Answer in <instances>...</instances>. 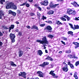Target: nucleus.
<instances>
[{"instance_id":"f257e3e1","label":"nucleus","mask_w":79,"mask_h":79,"mask_svg":"<svg viewBox=\"0 0 79 79\" xmlns=\"http://www.w3.org/2000/svg\"><path fill=\"white\" fill-rule=\"evenodd\" d=\"M42 40H36V42H37L40 43V44L44 45L46 46V44H48L49 43V42L47 40V38L46 36H45L42 39Z\"/></svg>"},{"instance_id":"f03ea898","label":"nucleus","mask_w":79,"mask_h":79,"mask_svg":"<svg viewBox=\"0 0 79 79\" xmlns=\"http://www.w3.org/2000/svg\"><path fill=\"white\" fill-rule=\"evenodd\" d=\"M67 13L69 15L71 14L75 15L76 14V11L73 10V9L70 8H68L67 9Z\"/></svg>"},{"instance_id":"7ed1b4c3","label":"nucleus","mask_w":79,"mask_h":79,"mask_svg":"<svg viewBox=\"0 0 79 79\" xmlns=\"http://www.w3.org/2000/svg\"><path fill=\"white\" fill-rule=\"evenodd\" d=\"M10 37L11 40V42L12 43H14L15 42V38L16 37L15 35L13 33H10Z\"/></svg>"},{"instance_id":"20e7f679","label":"nucleus","mask_w":79,"mask_h":79,"mask_svg":"<svg viewBox=\"0 0 79 79\" xmlns=\"http://www.w3.org/2000/svg\"><path fill=\"white\" fill-rule=\"evenodd\" d=\"M14 3L11 2H10L7 3L6 4V9H9V8H11L13 5Z\"/></svg>"},{"instance_id":"39448f33","label":"nucleus","mask_w":79,"mask_h":79,"mask_svg":"<svg viewBox=\"0 0 79 79\" xmlns=\"http://www.w3.org/2000/svg\"><path fill=\"white\" fill-rule=\"evenodd\" d=\"M55 72V71H50L49 73V74H51L53 76V77H54V78H58V76L57 75H56V74H55V73H54Z\"/></svg>"},{"instance_id":"423d86ee","label":"nucleus","mask_w":79,"mask_h":79,"mask_svg":"<svg viewBox=\"0 0 79 79\" xmlns=\"http://www.w3.org/2000/svg\"><path fill=\"white\" fill-rule=\"evenodd\" d=\"M44 30H47L49 32H52V28L50 26H48L46 27L44 29Z\"/></svg>"},{"instance_id":"0eeeda50","label":"nucleus","mask_w":79,"mask_h":79,"mask_svg":"<svg viewBox=\"0 0 79 79\" xmlns=\"http://www.w3.org/2000/svg\"><path fill=\"white\" fill-rule=\"evenodd\" d=\"M41 5H44V6H47L48 4V0H46L43 2H41L40 3Z\"/></svg>"},{"instance_id":"6e6552de","label":"nucleus","mask_w":79,"mask_h":79,"mask_svg":"<svg viewBox=\"0 0 79 79\" xmlns=\"http://www.w3.org/2000/svg\"><path fill=\"white\" fill-rule=\"evenodd\" d=\"M37 74L38 76L40 77H44V74L40 71H38L37 72Z\"/></svg>"},{"instance_id":"1a4fd4ad","label":"nucleus","mask_w":79,"mask_h":79,"mask_svg":"<svg viewBox=\"0 0 79 79\" xmlns=\"http://www.w3.org/2000/svg\"><path fill=\"white\" fill-rule=\"evenodd\" d=\"M49 64V63L48 62H44L42 64H41L39 65L40 66H41L42 68H44V67L45 66Z\"/></svg>"},{"instance_id":"9d476101","label":"nucleus","mask_w":79,"mask_h":79,"mask_svg":"<svg viewBox=\"0 0 79 79\" xmlns=\"http://www.w3.org/2000/svg\"><path fill=\"white\" fill-rule=\"evenodd\" d=\"M58 5H59V4L53 5V3H51L50 4V6L51 8H55L56 6H58Z\"/></svg>"},{"instance_id":"9b49d317","label":"nucleus","mask_w":79,"mask_h":79,"mask_svg":"<svg viewBox=\"0 0 79 79\" xmlns=\"http://www.w3.org/2000/svg\"><path fill=\"white\" fill-rule=\"evenodd\" d=\"M62 70L63 71H65V72H68V66L64 67L62 68Z\"/></svg>"},{"instance_id":"f8f14e48","label":"nucleus","mask_w":79,"mask_h":79,"mask_svg":"<svg viewBox=\"0 0 79 79\" xmlns=\"http://www.w3.org/2000/svg\"><path fill=\"white\" fill-rule=\"evenodd\" d=\"M73 44L76 45V46L75 47V48H77V47H79V44L77 42H73Z\"/></svg>"},{"instance_id":"ddd939ff","label":"nucleus","mask_w":79,"mask_h":79,"mask_svg":"<svg viewBox=\"0 0 79 79\" xmlns=\"http://www.w3.org/2000/svg\"><path fill=\"white\" fill-rule=\"evenodd\" d=\"M37 54L39 55L40 56H42V55L43 54V52L42 50H40L38 51Z\"/></svg>"},{"instance_id":"4468645a","label":"nucleus","mask_w":79,"mask_h":79,"mask_svg":"<svg viewBox=\"0 0 79 79\" xmlns=\"http://www.w3.org/2000/svg\"><path fill=\"white\" fill-rule=\"evenodd\" d=\"M26 73L25 72H22V77H23L25 79H26Z\"/></svg>"},{"instance_id":"2eb2a0df","label":"nucleus","mask_w":79,"mask_h":79,"mask_svg":"<svg viewBox=\"0 0 79 79\" xmlns=\"http://www.w3.org/2000/svg\"><path fill=\"white\" fill-rule=\"evenodd\" d=\"M68 57L70 58H76V56H73L71 54H69L68 55Z\"/></svg>"},{"instance_id":"dca6fc26","label":"nucleus","mask_w":79,"mask_h":79,"mask_svg":"<svg viewBox=\"0 0 79 79\" xmlns=\"http://www.w3.org/2000/svg\"><path fill=\"white\" fill-rule=\"evenodd\" d=\"M36 29V30H39L38 27L35 25H33L31 28V29Z\"/></svg>"},{"instance_id":"f3484780","label":"nucleus","mask_w":79,"mask_h":79,"mask_svg":"<svg viewBox=\"0 0 79 79\" xmlns=\"http://www.w3.org/2000/svg\"><path fill=\"white\" fill-rule=\"evenodd\" d=\"M54 13V11H53L52 10H50L47 13V14L48 15H53Z\"/></svg>"},{"instance_id":"a211bd4d","label":"nucleus","mask_w":79,"mask_h":79,"mask_svg":"<svg viewBox=\"0 0 79 79\" xmlns=\"http://www.w3.org/2000/svg\"><path fill=\"white\" fill-rule=\"evenodd\" d=\"M3 12L2 11H0V19H2V16H3Z\"/></svg>"},{"instance_id":"6ab92c4d","label":"nucleus","mask_w":79,"mask_h":79,"mask_svg":"<svg viewBox=\"0 0 79 79\" xmlns=\"http://www.w3.org/2000/svg\"><path fill=\"white\" fill-rule=\"evenodd\" d=\"M45 60H48L50 61H53V59L49 56H48L46 58Z\"/></svg>"},{"instance_id":"aec40b11","label":"nucleus","mask_w":79,"mask_h":79,"mask_svg":"<svg viewBox=\"0 0 79 79\" xmlns=\"http://www.w3.org/2000/svg\"><path fill=\"white\" fill-rule=\"evenodd\" d=\"M11 9H13L14 10H16L17 9V6L14 4V3L13 4L11 8Z\"/></svg>"},{"instance_id":"412c9836","label":"nucleus","mask_w":79,"mask_h":79,"mask_svg":"<svg viewBox=\"0 0 79 79\" xmlns=\"http://www.w3.org/2000/svg\"><path fill=\"white\" fill-rule=\"evenodd\" d=\"M23 55V52L20 51L19 52V56L21 57Z\"/></svg>"},{"instance_id":"4be33fe9","label":"nucleus","mask_w":79,"mask_h":79,"mask_svg":"<svg viewBox=\"0 0 79 79\" xmlns=\"http://www.w3.org/2000/svg\"><path fill=\"white\" fill-rule=\"evenodd\" d=\"M10 64L11 66H16V65L15 64H14V62H13L10 61Z\"/></svg>"},{"instance_id":"5701e85b","label":"nucleus","mask_w":79,"mask_h":79,"mask_svg":"<svg viewBox=\"0 0 79 79\" xmlns=\"http://www.w3.org/2000/svg\"><path fill=\"white\" fill-rule=\"evenodd\" d=\"M74 27L75 29H79V26H78V25H74Z\"/></svg>"},{"instance_id":"b1692460","label":"nucleus","mask_w":79,"mask_h":79,"mask_svg":"<svg viewBox=\"0 0 79 79\" xmlns=\"http://www.w3.org/2000/svg\"><path fill=\"white\" fill-rule=\"evenodd\" d=\"M68 34H70V35H71L72 36L74 35L73 34V32L72 31H69L68 32Z\"/></svg>"},{"instance_id":"393cba45","label":"nucleus","mask_w":79,"mask_h":79,"mask_svg":"<svg viewBox=\"0 0 79 79\" xmlns=\"http://www.w3.org/2000/svg\"><path fill=\"white\" fill-rule=\"evenodd\" d=\"M48 37H49L50 39H52L53 37H54V36L52 35H48Z\"/></svg>"},{"instance_id":"a878e982","label":"nucleus","mask_w":79,"mask_h":79,"mask_svg":"<svg viewBox=\"0 0 79 79\" xmlns=\"http://www.w3.org/2000/svg\"><path fill=\"white\" fill-rule=\"evenodd\" d=\"M3 2H5V0H0V4L2 5H3Z\"/></svg>"},{"instance_id":"bb28decb","label":"nucleus","mask_w":79,"mask_h":79,"mask_svg":"<svg viewBox=\"0 0 79 79\" xmlns=\"http://www.w3.org/2000/svg\"><path fill=\"white\" fill-rule=\"evenodd\" d=\"M62 39L63 40H65V41H67V40H68V38L64 37H62Z\"/></svg>"},{"instance_id":"cd10ccee","label":"nucleus","mask_w":79,"mask_h":79,"mask_svg":"<svg viewBox=\"0 0 79 79\" xmlns=\"http://www.w3.org/2000/svg\"><path fill=\"white\" fill-rule=\"evenodd\" d=\"M65 53H71V50L69 49L68 50L66 51L65 52Z\"/></svg>"},{"instance_id":"c85d7f7f","label":"nucleus","mask_w":79,"mask_h":79,"mask_svg":"<svg viewBox=\"0 0 79 79\" xmlns=\"http://www.w3.org/2000/svg\"><path fill=\"white\" fill-rule=\"evenodd\" d=\"M15 27V25H11L10 27L9 28H11V29H13Z\"/></svg>"},{"instance_id":"c756f323","label":"nucleus","mask_w":79,"mask_h":79,"mask_svg":"<svg viewBox=\"0 0 79 79\" xmlns=\"http://www.w3.org/2000/svg\"><path fill=\"white\" fill-rule=\"evenodd\" d=\"M56 24H58V25H59V24H61V25H62V23L60 22L59 21H56Z\"/></svg>"},{"instance_id":"7c9ffc66","label":"nucleus","mask_w":79,"mask_h":79,"mask_svg":"<svg viewBox=\"0 0 79 79\" xmlns=\"http://www.w3.org/2000/svg\"><path fill=\"white\" fill-rule=\"evenodd\" d=\"M69 26H70L71 28V29H74V27H73L72 24L71 23H69Z\"/></svg>"},{"instance_id":"2f4dec72","label":"nucleus","mask_w":79,"mask_h":79,"mask_svg":"<svg viewBox=\"0 0 79 79\" xmlns=\"http://www.w3.org/2000/svg\"><path fill=\"white\" fill-rule=\"evenodd\" d=\"M74 3H75V4L77 5H74V6L75 7H77V6L79 7V5L77 4V3L76 2H74Z\"/></svg>"},{"instance_id":"473e14b6","label":"nucleus","mask_w":79,"mask_h":79,"mask_svg":"<svg viewBox=\"0 0 79 79\" xmlns=\"http://www.w3.org/2000/svg\"><path fill=\"white\" fill-rule=\"evenodd\" d=\"M37 16L38 18H40V16H41V15L38 12H37Z\"/></svg>"},{"instance_id":"72a5a7b5","label":"nucleus","mask_w":79,"mask_h":79,"mask_svg":"<svg viewBox=\"0 0 79 79\" xmlns=\"http://www.w3.org/2000/svg\"><path fill=\"white\" fill-rule=\"evenodd\" d=\"M69 66L72 69H74V65H73V64H70Z\"/></svg>"},{"instance_id":"f704fd0d","label":"nucleus","mask_w":79,"mask_h":79,"mask_svg":"<svg viewBox=\"0 0 79 79\" xmlns=\"http://www.w3.org/2000/svg\"><path fill=\"white\" fill-rule=\"evenodd\" d=\"M60 19L62 21H66V19H65V18H64L63 17H61V18H60Z\"/></svg>"},{"instance_id":"c9c22d12","label":"nucleus","mask_w":79,"mask_h":79,"mask_svg":"<svg viewBox=\"0 0 79 79\" xmlns=\"http://www.w3.org/2000/svg\"><path fill=\"white\" fill-rule=\"evenodd\" d=\"M12 14L13 15V16H16V13H15L14 12H12Z\"/></svg>"},{"instance_id":"e433bc0d","label":"nucleus","mask_w":79,"mask_h":79,"mask_svg":"<svg viewBox=\"0 0 79 79\" xmlns=\"http://www.w3.org/2000/svg\"><path fill=\"white\" fill-rule=\"evenodd\" d=\"M73 76L76 79H78V77L77 76V74H74Z\"/></svg>"},{"instance_id":"4c0bfd02","label":"nucleus","mask_w":79,"mask_h":79,"mask_svg":"<svg viewBox=\"0 0 79 79\" xmlns=\"http://www.w3.org/2000/svg\"><path fill=\"white\" fill-rule=\"evenodd\" d=\"M79 64V61H77L75 63V65L76 66H77V65Z\"/></svg>"},{"instance_id":"58836bf2","label":"nucleus","mask_w":79,"mask_h":79,"mask_svg":"<svg viewBox=\"0 0 79 79\" xmlns=\"http://www.w3.org/2000/svg\"><path fill=\"white\" fill-rule=\"evenodd\" d=\"M30 15L31 16H34V15H35V14L33 13H31L30 14Z\"/></svg>"},{"instance_id":"ea45409f","label":"nucleus","mask_w":79,"mask_h":79,"mask_svg":"<svg viewBox=\"0 0 79 79\" xmlns=\"http://www.w3.org/2000/svg\"><path fill=\"white\" fill-rule=\"evenodd\" d=\"M40 27H44V26H45V24H41L40 25Z\"/></svg>"},{"instance_id":"a19ab883","label":"nucleus","mask_w":79,"mask_h":79,"mask_svg":"<svg viewBox=\"0 0 79 79\" xmlns=\"http://www.w3.org/2000/svg\"><path fill=\"white\" fill-rule=\"evenodd\" d=\"M42 19L43 20H44V19H47V18L44 16V15H43Z\"/></svg>"},{"instance_id":"79ce46f5","label":"nucleus","mask_w":79,"mask_h":79,"mask_svg":"<svg viewBox=\"0 0 79 79\" xmlns=\"http://www.w3.org/2000/svg\"><path fill=\"white\" fill-rule=\"evenodd\" d=\"M12 12H13V11H11V10H9V14H10H10H11V13H12Z\"/></svg>"},{"instance_id":"37998d69","label":"nucleus","mask_w":79,"mask_h":79,"mask_svg":"<svg viewBox=\"0 0 79 79\" xmlns=\"http://www.w3.org/2000/svg\"><path fill=\"white\" fill-rule=\"evenodd\" d=\"M18 35L19 36H21V35H22V33L21 32H19L18 33Z\"/></svg>"},{"instance_id":"c03bdc74","label":"nucleus","mask_w":79,"mask_h":79,"mask_svg":"<svg viewBox=\"0 0 79 79\" xmlns=\"http://www.w3.org/2000/svg\"><path fill=\"white\" fill-rule=\"evenodd\" d=\"M60 42H61V43L63 44H64V45H66V44H65V42H64L63 41H61Z\"/></svg>"},{"instance_id":"a18cd8bd","label":"nucleus","mask_w":79,"mask_h":79,"mask_svg":"<svg viewBox=\"0 0 79 79\" xmlns=\"http://www.w3.org/2000/svg\"><path fill=\"white\" fill-rule=\"evenodd\" d=\"M79 18V17H78V18L76 17L75 19V20H76V21H79V19H78Z\"/></svg>"},{"instance_id":"49530a36","label":"nucleus","mask_w":79,"mask_h":79,"mask_svg":"<svg viewBox=\"0 0 79 79\" xmlns=\"http://www.w3.org/2000/svg\"><path fill=\"white\" fill-rule=\"evenodd\" d=\"M26 6L27 7H29L30 5H29V4L28 3H27L26 4Z\"/></svg>"},{"instance_id":"de8ad7c7","label":"nucleus","mask_w":79,"mask_h":79,"mask_svg":"<svg viewBox=\"0 0 79 79\" xmlns=\"http://www.w3.org/2000/svg\"><path fill=\"white\" fill-rule=\"evenodd\" d=\"M3 33H2L0 31V36L1 37L2 36H3Z\"/></svg>"},{"instance_id":"09e8293b","label":"nucleus","mask_w":79,"mask_h":79,"mask_svg":"<svg viewBox=\"0 0 79 79\" xmlns=\"http://www.w3.org/2000/svg\"><path fill=\"white\" fill-rule=\"evenodd\" d=\"M68 15H64L63 16V17H64V18H67L68 17Z\"/></svg>"},{"instance_id":"8fccbe9b","label":"nucleus","mask_w":79,"mask_h":79,"mask_svg":"<svg viewBox=\"0 0 79 79\" xmlns=\"http://www.w3.org/2000/svg\"><path fill=\"white\" fill-rule=\"evenodd\" d=\"M67 19V20L68 21L69 20L70 18L68 16L66 18Z\"/></svg>"},{"instance_id":"3c124183","label":"nucleus","mask_w":79,"mask_h":79,"mask_svg":"<svg viewBox=\"0 0 79 79\" xmlns=\"http://www.w3.org/2000/svg\"><path fill=\"white\" fill-rule=\"evenodd\" d=\"M63 64L65 66H68V65H67V64H66L65 62H64L63 63Z\"/></svg>"},{"instance_id":"603ef678","label":"nucleus","mask_w":79,"mask_h":79,"mask_svg":"<svg viewBox=\"0 0 79 79\" xmlns=\"http://www.w3.org/2000/svg\"><path fill=\"white\" fill-rule=\"evenodd\" d=\"M38 9L40 10V11H41L42 10V9L40 7H38Z\"/></svg>"},{"instance_id":"864d4df0","label":"nucleus","mask_w":79,"mask_h":79,"mask_svg":"<svg viewBox=\"0 0 79 79\" xmlns=\"http://www.w3.org/2000/svg\"><path fill=\"white\" fill-rule=\"evenodd\" d=\"M26 5V3H23L22 4L20 5V6H24Z\"/></svg>"},{"instance_id":"5fc2aeb1","label":"nucleus","mask_w":79,"mask_h":79,"mask_svg":"<svg viewBox=\"0 0 79 79\" xmlns=\"http://www.w3.org/2000/svg\"><path fill=\"white\" fill-rule=\"evenodd\" d=\"M21 74H19V76H22V72H20Z\"/></svg>"},{"instance_id":"6e6d98bb","label":"nucleus","mask_w":79,"mask_h":79,"mask_svg":"<svg viewBox=\"0 0 79 79\" xmlns=\"http://www.w3.org/2000/svg\"><path fill=\"white\" fill-rule=\"evenodd\" d=\"M48 23H49V24H51L52 22V21H49L48 22Z\"/></svg>"},{"instance_id":"4d7b16f0","label":"nucleus","mask_w":79,"mask_h":79,"mask_svg":"<svg viewBox=\"0 0 79 79\" xmlns=\"http://www.w3.org/2000/svg\"><path fill=\"white\" fill-rule=\"evenodd\" d=\"M68 65H70V64H71V62H69V61H68Z\"/></svg>"},{"instance_id":"13d9d810","label":"nucleus","mask_w":79,"mask_h":79,"mask_svg":"<svg viewBox=\"0 0 79 79\" xmlns=\"http://www.w3.org/2000/svg\"><path fill=\"white\" fill-rule=\"evenodd\" d=\"M3 45V43L2 42H0V46H2Z\"/></svg>"},{"instance_id":"bf43d9fd","label":"nucleus","mask_w":79,"mask_h":79,"mask_svg":"<svg viewBox=\"0 0 79 79\" xmlns=\"http://www.w3.org/2000/svg\"><path fill=\"white\" fill-rule=\"evenodd\" d=\"M26 27H27V28H28V29H29L31 28V27H30L29 26H27Z\"/></svg>"},{"instance_id":"052dcab7","label":"nucleus","mask_w":79,"mask_h":79,"mask_svg":"<svg viewBox=\"0 0 79 79\" xmlns=\"http://www.w3.org/2000/svg\"><path fill=\"white\" fill-rule=\"evenodd\" d=\"M15 31L18 32H19V30L18 29H16Z\"/></svg>"},{"instance_id":"680f3d73","label":"nucleus","mask_w":79,"mask_h":79,"mask_svg":"<svg viewBox=\"0 0 79 79\" xmlns=\"http://www.w3.org/2000/svg\"><path fill=\"white\" fill-rule=\"evenodd\" d=\"M9 32H10V31L11 30V28H9Z\"/></svg>"},{"instance_id":"e2e57ef3","label":"nucleus","mask_w":79,"mask_h":79,"mask_svg":"<svg viewBox=\"0 0 79 79\" xmlns=\"http://www.w3.org/2000/svg\"><path fill=\"white\" fill-rule=\"evenodd\" d=\"M29 2H33V0H28Z\"/></svg>"},{"instance_id":"0e129e2a","label":"nucleus","mask_w":79,"mask_h":79,"mask_svg":"<svg viewBox=\"0 0 79 79\" xmlns=\"http://www.w3.org/2000/svg\"><path fill=\"white\" fill-rule=\"evenodd\" d=\"M45 53H48V51H47V50L46 49V50H45Z\"/></svg>"},{"instance_id":"69168bd1","label":"nucleus","mask_w":79,"mask_h":79,"mask_svg":"<svg viewBox=\"0 0 79 79\" xmlns=\"http://www.w3.org/2000/svg\"><path fill=\"white\" fill-rule=\"evenodd\" d=\"M45 45H44V46H43V47H44V49H46V47H45Z\"/></svg>"},{"instance_id":"338daca9","label":"nucleus","mask_w":79,"mask_h":79,"mask_svg":"<svg viewBox=\"0 0 79 79\" xmlns=\"http://www.w3.org/2000/svg\"><path fill=\"white\" fill-rule=\"evenodd\" d=\"M17 13H21V11H19V10H18Z\"/></svg>"},{"instance_id":"774afa93","label":"nucleus","mask_w":79,"mask_h":79,"mask_svg":"<svg viewBox=\"0 0 79 79\" xmlns=\"http://www.w3.org/2000/svg\"><path fill=\"white\" fill-rule=\"evenodd\" d=\"M16 24H18L19 23V22H16Z\"/></svg>"}]
</instances>
